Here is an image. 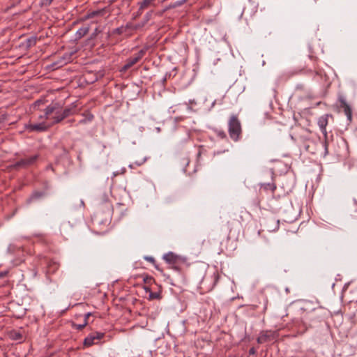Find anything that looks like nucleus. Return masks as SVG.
Masks as SVG:
<instances>
[{
  "label": "nucleus",
  "mask_w": 357,
  "mask_h": 357,
  "mask_svg": "<svg viewBox=\"0 0 357 357\" xmlns=\"http://www.w3.org/2000/svg\"><path fill=\"white\" fill-rule=\"evenodd\" d=\"M46 119L52 120V125L57 124L65 119L62 113V107L58 102H52L45 109Z\"/></svg>",
  "instance_id": "nucleus-1"
},
{
  "label": "nucleus",
  "mask_w": 357,
  "mask_h": 357,
  "mask_svg": "<svg viewBox=\"0 0 357 357\" xmlns=\"http://www.w3.org/2000/svg\"><path fill=\"white\" fill-rule=\"evenodd\" d=\"M228 132L230 138L234 142H238L241 137V123L237 116L235 114H232L229 119Z\"/></svg>",
  "instance_id": "nucleus-2"
},
{
  "label": "nucleus",
  "mask_w": 357,
  "mask_h": 357,
  "mask_svg": "<svg viewBox=\"0 0 357 357\" xmlns=\"http://www.w3.org/2000/svg\"><path fill=\"white\" fill-rule=\"evenodd\" d=\"M329 117H332V116L329 115V114H324V115L320 116L318 119L319 127L324 136V151H325L324 155H326L328 153V134H327V131H326V126L328 123V118Z\"/></svg>",
  "instance_id": "nucleus-3"
},
{
  "label": "nucleus",
  "mask_w": 357,
  "mask_h": 357,
  "mask_svg": "<svg viewBox=\"0 0 357 357\" xmlns=\"http://www.w3.org/2000/svg\"><path fill=\"white\" fill-rule=\"evenodd\" d=\"M337 100L339 102V107L343 109V112L347 116V121L351 123L352 121V109L351 106L347 103L345 97L342 94L338 95Z\"/></svg>",
  "instance_id": "nucleus-4"
},
{
  "label": "nucleus",
  "mask_w": 357,
  "mask_h": 357,
  "mask_svg": "<svg viewBox=\"0 0 357 357\" xmlns=\"http://www.w3.org/2000/svg\"><path fill=\"white\" fill-rule=\"evenodd\" d=\"M105 336V333L102 332H92L84 340V346L91 347L93 344H97L98 340H100Z\"/></svg>",
  "instance_id": "nucleus-5"
},
{
  "label": "nucleus",
  "mask_w": 357,
  "mask_h": 357,
  "mask_svg": "<svg viewBox=\"0 0 357 357\" xmlns=\"http://www.w3.org/2000/svg\"><path fill=\"white\" fill-rule=\"evenodd\" d=\"M38 158V155H34L30 157L20 159L13 165L15 169L25 168L36 162Z\"/></svg>",
  "instance_id": "nucleus-6"
},
{
  "label": "nucleus",
  "mask_w": 357,
  "mask_h": 357,
  "mask_svg": "<svg viewBox=\"0 0 357 357\" xmlns=\"http://www.w3.org/2000/svg\"><path fill=\"white\" fill-rule=\"evenodd\" d=\"M50 125H47L45 122L39 123H27L25 124L24 128L29 132H42L48 130Z\"/></svg>",
  "instance_id": "nucleus-7"
},
{
  "label": "nucleus",
  "mask_w": 357,
  "mask_h": 357,
  "mask_svg": "<svg viewBox=\"0 0 357 357\" xmlns=\"http://www.w3.org/2000/svg\"><path fill=\"white\" fill-rule=\"evenodd\" d=\"M163 259L170 265H175L178 262H179L181 259V257L172 252H169L163 255Z\"/></svg>",
  "instance_id": "nucleus-8"
},
{
  "label": "nucleus",
  "mask_w": 357,
  "mask_h": 357,
  "mask_svg": "<svg viewBox=\"0 0 357 357\" xmlns=\"http://www.w3.org/2000/svg\"><path fill=\"white\" fill-rule=\"evenodd\" d=\"M77 112V110L76 102L72 103L70 105L66 107L64 109L62 108V113L65 119L70 116L75 114Z\"/></svg>",
  "instance_id": "nucleus-9"
},
{
  "label": "nucleus",
  "mask_w": 357,
  "mask_h": 357,
  "mask_svg": "<svg viewBox=\"0 0 357 357\" xmlns=\"http://www.w3.org/2000/svg\"><path fill=\"white\" fill-rule=\"evenodd\" d=\"M45 196V192L44 191H35L33 192L29 198L27 199V203L30 204L32 202L40 199Z\"/></svg>",
  "instance_id": "nucleus-10"
},
{
  "label": "nucleus",
  "mask_w": 357,
  "mask_h": 357,
  "mask_svg": "<svg viewBox=\"0 0 357 357\" xmlns=\"http://www.w3.org/2000/svg\"><path fill=\"white\" fill-rule=\"evenodd\" d=\"M137 62L138 61L136 60V59L135 57H133V56L128 58L126 60L125 65L122 67L121 71L126 72V70H128L130 68H131L132 66H134Z\"/></svg>",
  "instance_id": "nucleus-11"
},
{
  "label": "nucleus",
  "mask_w": 357,
  "mask_h": 357,
  "mask_svg": "<svg viewBox=\"0 0 357 357\" xmlns=\"http://www.w3.org/2000/svg\"><path fill=\"white\" fill-rule=\"evenodd\" d=\"M317 318L314 312H310L306 314L303 319V325L308 324L310 326H312V324L310 322L314 321Z\"/></svg>",
  "instance_id": "nucleus-12"
},
{
  "label": "nucleus",
  "mask_w": 357,
  "mask_h": 357,
  "mask_svg": "<svg viewBox=\"0 0 357 357\" xmlns=\"http://www.w3.org/2000/svg\"><path fill=\"white\" fill-rule=\"evenodd\" d=\"M131 28L130 24H127L126 26H121L120 27H118L116 29H113L112 31V34H117V35H121L127 31L128 29Z\"/></svg>",
  "instance_id": "nucleus-13"
},
{
  "label": "nucleus",
  "mask_w": 357,
  "mask_h": 357,
  "mask_svg": "<svg viewBox=\"0 0 357 357\" xmlns=\"http://www.w3.org/2000/svg\"><path fill=\"white\" fill-rule=\"evenodd\" d=\"M73 52H66L65 53L61 58L59 63L61 65L66 64L72 61V56L73 55Z\"/></svg>",
  "instance_id": "nucleus-14"
},
{
  "label": "nucleus",
  "mask_w": 357,
  "mask_h": 357,
  "mask_svg": "<svg viewBox=\"0 0 357 357\" xmlns=\"http://www.w3.org/2000/svg\"><path fill=\"white\" fill-rule=\"evenodd\" d=\"M148 159V157L147 156H143V157H140V158H138L137 159L135 160V161L133 162H132L129 167L130 168H134L135 166H141L144 163L146 162V161Z\"/></svg>",
  "instance_id": "nucleus-15"
},
{
  "label": "nucleus",
  "mask_w": 357,
  "mask_h": 357,
  "mask_svg": "<svg viewBox=\"0 0 357 357\" xmlns=\"http://www.w3.org/2000/svg\"><path fill=\"white\" fill-rule=\"evenodd\" d=\"M260 187L264 190H270L273 192L276 189V185L273 182L261 183Z\"/></svg>",
  "instance_id": "nucleus-16"
},
{
  "label": "nucleus",
  "mask_w": 357,
  "mask_h": 357,
  "mask_svg": "<svg viewBox=\"0 0 357 357\" xmlns=\"http://www.w3.org/2000/svg\"><path fill=\"white\" fill-rule=\"evenodd\" d=\"M37 42V37L36 36H31L26 39L24 43L25 46L27 49L34 46L36 44Z\"/></svg>",
  "instance_id": "nucleus-17"
},
{
  "label": "nucleus",
  "mask_w": 357,
  "mask_h": 357,
  "mask_svg": "<svg viewBox=\"0 0 357 357\" xmlns=\"http://www.w3.org/2000/svg\"><path fill=\"white\" fill-rule=\"evenodd\" d=\"M89 31V28L87 26H82L76 32V38L79 39L85 36Z\"/></svg>",
  "instance_id": "nucleus-18"
},
{
  "label": "nucleus",
  "mask_w": 357,
  "mask_h": 357,
  "mask_svg": "<svg viewBox=\"0 0 357 357\" xmlns=\"http://www.w3.org/2000/svg\"><path fill=\"white\" fill-rule=\"evenodd\" d=\"M59 267V264L55 261H50L47 266V271L49 273H54Z\"/></svg>",
  "instance_id": "nucleus-19"
},
{
  "label": "nucleus",
  "mask_w": 357,
  "mask_h": 357,
  "mask_svg": "<svg viewBox=\"0 0 357 357\" xmlns=\"http://www.w3.org/2000/svg\"><path fill=\"white\" fill-rule=\"evenodd\" d=\"M296 91H305L306 93V97L307 98H312V93L309 90H306L305 88V86L302 84H297L296 86Z\"/></svg>",
  "instance_id": "nucleus-20"
},
{
  "label": "nucleus",
  "mask_w": 357,
  "mask_h": 357,
  "mask_svg": "<svg viewBox=\"0 0 357 357\" xmlns=\"http://www.w3.org/2000/svg\"><path fill=\"white\" fill-rule=\"evenodd\" d=\"M91 315V313H90V312H88V313L85 314V315H84V322L82 324H76L75 325L76 328L78 329V330H82V328H84L85 327V326L87 325V319H89V317Z\"/></svg>",
  "instance_id": "nucleus-21"
},
{
  "label": "nucleus",
  "mask_w": 357,
  "mask_h": 357,
  "mask_svg": "<svg viewBox=\"0 0 357 357\" xmlns=\"http://www.w3.org/2000/svg\"><path fill=\"white\" fill-rule=\"evenodd\" d=\"M145 53H146V50L145 49H142V50H139L137 53L133 55V57H135L136 59V60L137 61H139L144 56Z\"/></svg>",
  "instance_id": "nucleus-22"
},
{
  "label": "nucleus",
  "mask_w": 357,
  "mask_h": 357,
  "mask_svg": "<svg viewBox=\"0 0 357 357\" xmlns=\"http://www.w3.org/2000/svg\"><path fill=\"white\" fill-rule=\"evenodd\" d=\"M153 13V10H150L145 14L144 17V20L142 23V26H144L146 23H147L151 19Z\"/></svg>",
  "instance_id": "nucleus-23"
},
{
  "label": "nucleus",
  "mask_w": 357,
  "mask_h": 357,
  "mask_svg": "<svg viewBox=\"0 0 357 357\" xmlns=\"http://www.w3.org/2000/svg\"><path fill=\"white\" fill-rule=\"evenodd\" d=\"M183 4H184V3L182 0L176 1L174 3L169 5V6L165 9V10L167 9L175 8L176 7H179V6H182Z\"/></svg>",
  "instance_id": "nucleus-24"
},
{
  "label": "nucleus",
  "mask_w": 357,
  "mask_h": 357,
  "mask_svg": "<svg viewBox=\"0 0 357 357\" xmlns=\"http://www.w3.org/2000/svg\"><path fill=\"white\" fill-rule=\"evenodd\" d=\"M104 12H105V10H98L93 11L88 15V17L92 18L96 16L102 15Z\"/></svg>",
  "instance_id": "nucleus-25"
},
{
  "label": "nucleus",
  "mask_w": 357,
  "mask_h": 357,
  "mask_svg": "<svg viewBox=\"0 0 357 357\" xmlns=\"http://www.w3.org/2000/svg\"><path fill=\"white\" fill-rule=\"evenodd\" d=\"M215 132L217 136L220 139H225L227 137L225 132L222 130H216Z\"/></svg>",
  "instance_id": "nucleus-26"
},
{
  "label": "nucleus",
  "mask_w": 357,
  "mask_h": 357,
  "mask_svg": "<svg viewBox=\"0 0 357 357\" xmlns=\"http://www.w3.org/2000/svg\"><path fill=\"white\" fill-rule=\"evenodd\" d=\"M160 294L159 292H152L150 291L149 293V299L153 300V299H158L160 298Z\"/></svg>",
  "instance_id": "nucleus-27"
},
{
  "label": "nucleus",
  "mask_w": 357,
  "mask_h": 357,
  "mask_svg": "<svg viewBox=\"0 0 357 357\" xmlns=\"http://www.w3.org/2000/svg\"><path fill=\"white\" fill-rule=\"evenodd\" d=\"M143 280L144 283L147 284H151L152 282H155L153 278L149 275H146Z\"/></svg>",
  "instance_id": "nucleus-28"
},
{
  "label": "nucleus",
  "mask_w": 357,
  "mask_h": 357,
  "mask_svg": "<svg viewBox=\"0 0 357 357\" xmlns=\"http://www.w3.org/2000/svg\"><path fill=\"white\" fill-rule=\"evenodd\" d=\"M302 1L306 6H314L317 0H302Z\"/></svg>",
  "instance_id": "nucleus-29"
},
{
  "label": "nucleus",
  "mask_w": 357,
  "mask_h": 357,
  "mask_svg": "<svg viewBox=\"0 0 357 357\" xmlns=\"http://www.w3.org/2000/svg\"><path fill=\"white\" fill-rule=\"evenodd\" d=\"M268 339V336L266 335H262L260 337H258L257 342L259 343H263L265 342Z\"/></svg>",
  "instance_id": "nucleus-30"
},
{
  "label": "nucleus",
  "mask_w": 357,
  "mask_h": 357,
  "mask_svg": "<svg viewBox=\"0 0 357 357\" xmlns=\"http://www.w3.org/2000/svg\"><path fill=\"white\" fill-rule=\"evenodd\" d=\"M268 339V336L266 335H262L260 337H258L257 342L259 343H263L265 342Z\"/></svg>",
  "instance_id": "nucleus-31"
},
{
  "label": "nucleus",
  "mask_w": 357,
  "mask_h": 357,
  "mask_svg": "<svg viewBox=\"0 0 357 357\" xmlns=\"http://www.w3.org/2000/svg\"><path fill=\"white\" fill-rule=\"evenodd\" d=\"M144 259L146 261H149V262H151V263H152L153 264L155 265V259L153 257L146 256V257H144Z\"/></svg>",
  "instance_id": "nucleus-32"
},
{
  "label": "nucleus",
  "mask_w": 357,
  "mask_h": 357,
  "mask_svg": "<svg viewBox=\"0 0 357 357\" xmlns=\"http://www.w3.org/2000/svg\"><path fill=\"white\" fill-rule=\"evenodd\" d=\"M53 0H42V4L44 6H50L52 3Z\"/></svg>",
  "instance_id": "nucleus-33"
},
{
  "label": "nucleus",
  "mask_w": 357,
  "mask_h": 357,
  "mask_svg": "<svg viewBox=\"0 0 357 357\" xmlns=\"http://www.w3.org/2000/svg\"><path fill=\"white\" fill-rule=\"evenodd\" d=\"M44 101L43 100H38L34 102L35 107L40 106L41 104H43Z\"/></svg>",
  "instance_id": "nucleus-34"
},
{
  "label": "nucleus",
  "mask_w": 357,
  "mask_h": 357,
  "mask_svg": "<svg viewBox=\"0 0 357 357\" xmlns=\"http://www.w3.org/2000/svg\"><path fill=\"white\" fill-rule=\"evenodd\" d=\"M100 31H100V30H99V29H98V28H96V29L94 30L93 33H92V36H93V37H95V36H97L99 33H100Z\"/></svg>",
  "instance_id": "nucleus-35"
},
{
  "label": "nucleus",
  "mask_w": 357,
  "mask_h": 357,
  "mask_svg": "<svg viewBox=\"0 0 357 357\" xmlns=\"http://www.w3.org/2000/svg\"><path fill=\"white\" fill-rule=\"evenodd\" d=\"M264 305L263 310L265 312L267 308L268 300L266 299V298H264Z\"/></svg>",
  "instance_id": "nucleus-36"
},
{
  "label": "nucleus",
  "mask_w": 357,
  "mask_h": 357,
  "mask_svg": "<svg viewBox=\"0 0 357 357\" xmlns=\"http://www.w3.org/2000/svg\"><path fill=\"white\" fill-rule=\"evenodd\" d=\"M249 354L250 355H253L255 354V349L254 348H251L250 350H249Z\"/></svg>",
  "instance_id": "nucleus-37"
},
{
  "label": "nucleus",
  "mask_w": 357,
  "mask_h": 357,
  "mask_svg": "<svg viewBox=\"0 0 357 357\" xmlns=\"http://www.w3.org/2000/svg\"><path fill=\"white\" fill-rule=\"evenodd\" d=\"M6 118L4 116H0V123H3L5 121V120H6Z\"/></svg>",
  "instance_id": "nucleus-38"
},
{
  "label": "nucleus",
  "mask_w": 357,
  "mask_h": 357,
  "mask_svg": "<svg viewBox=\"0 0 357 357\" xmlns=\"http://www.w3.org/2000/svg\"><path fill=\"white\" fill-rule=\"evenodd\" d=\"M106 207L108 208L109 213H110V208L112 207L111 204L109 203H106Z\"/></svg>",
  "instance_id": "nucleus-39"
},
{
  "label": "nucleus",
  "mask_w": 357,
  "mask_h": 357,
  "mask_svg": "<svg viewBox=\"0 0 357 357\" xmlns=\"http://www.w3.org/2000/svg\"><path fill=\"white\" fill-rule=\"evenodd\" d=\"M144 290H145L146 292H149V293H150V291H151V288H150V287H146V286H145V287H144Z\"/></svg>",
  "instance_id": "nucleus-40"
},
{
  "label": "nucleus",
  "mask_w": 357,
  "mask_h": 357,
  "mask_svg": "<svg viewBox=\"0 0 357 357\" xmlns=\"http://www.w3.org/2000/svg\"><path fill=\"white\" fill-rule=\"evenodd\" d=\"M270 174H271V179L273 181V176H274V172H273V169H271Z\"/></svg>",
  "instance_id": "nucleus-41"
},
{
  "label": "nucleus",
  "mask_w": 357,
  "mask_h": 357,
  "mask_svg": "<svg viewBox=\"0 0 357 357\" xmlns=\"http://www.w3.org/2000/svg\"><path fill=\"white\" fill-rule=\"evenodd\" d=\"M85 122H86V120H85V119H83V120H81V121H79V123H85Z\"/></svg>",
  "instance_id": "nucleus-42"
},
{
  "label": "nucleus",
  "mask_w": 357,
  "mask_h": 357,
  "mask_svg": "<svg viewBox=\"0 0 357 357\" xmlns=\"http://www.w3.org/2000/svg\"><path fill=\"white\" fill-rule=\"evenodd\" d=\"M307 324H306L305 326L304 325V326H305V328H304V329H303V331H306V328H307Z\"/></svg>",
  "instance_id": "nucleus-43"
},
{
  "label": "nucleus",
  "mask_w": 357,
  "mask_h": 357,
  "mask_svg": "<svg viewBox=\"0 0 357 357\" xmlns=\"http://www.w3.org/2000/svg\"><path fill=\"white\" fill-rule=\"evenodd\" d=\"M307 324H306L305 326L304 325V326H305V328H304V329H303V331H306V328H307Z\"/></svg>",
  "instance_id": "nucleus-44"
},
{
  "label": "nucleus",
  "mask_w": 357,
  "mask_h": 357,
  "mask_svg": "<svg viewBox=\"0 0 357 357\" xmlns=\"http://www.w3.org/2000/svg\"><path fill=\"white\" fill-rule=\"evenodd\" d=\"M93 118V116L91 115V117L89 119V121L92 120V119Z\"/></svg>",
  "instance_id": "nucleus-45"
},
{
  "label": "nucleus",
  "mask_w": 357,
  "mask_h": 357,
  "mask_svg": "<svg viewBox=\"0 0 357 357\" xmlns=\"http://www.w3.org/2000/svg\"><path fill=\"white\" fill-rule=\"evenodd\" d=\"M183 3H185V2H187L188 0H182Z\"/></svg>",
  "instance_id": "nucleus-46"
},
{
  "label": "nucleus",
  "mask_w": 357,
  "mask_h": 357,
  "mask_svg": "<svg viewBox=\"0 0 357 357\" xmlns=\"http://www.w3.org/2000/svg\"><path fill=\"white\" fill-rule=\"evenodd\" d=\"M176 270H178V268L176 266L174 267Z\"/></svg>",
  "instance_id": "nucleus-47"
},
{
  "label": "nucleus",
  "mask_w": 357,
  "mask_h": 357,
  "mask_svg": "<svg viewBox=\"0 0 357 357\" xmlns=\"http://www.w3.org/2000/svg\"><path fill=\"white\" fill-rule=\"evenodd\" d=\"M278 224L279 223V220H277ZM277 228H278V225H277Z\"/></svg>",
  "instance_id": "nucleus-48"
}]
</instances>
